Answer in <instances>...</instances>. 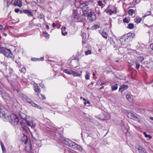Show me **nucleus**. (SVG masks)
Segmentation results:
<instances>
[{"label": "nucleus", "mask_w": 153, "mask_h": 153, "mask_svg": "<svg viewBox=\"0 0 153 153\" xmlns=\"http://www.w3.org/2000/svg\"><path fill=\"white\" fill-rule=\"evenodd\" d=\"M63 141L68 146L75 149H77L80 151H81L82 150V148L81 146L78 145L74 142H72L68 139H64Z\"/></svg>", "instance_id": "2"}, {"label": "nucleus", "mask_w": 153, "mask_h": 153, "mask_svg": "<svg viewBox=\"0 0 153 153\" xmlns=\"http://www.w3.org/2000/svg\"><path fill=\"white\" fill-rule=\"evenodd\" d=\"M82 43H85V41L84 40V39L83 40Z\"/></svg>", "instance_id": "64"}, {"label": "nucleus", "mask_w": 153, "mask_h": 153, "mask_svg": "<svg viewBox=\"0 0 153 153\" xmlns=\"http://www.w3.org/2000/svg\"><path fill=\"white\" fill-rule=\"evenodd\" d=\"M63 72L68 74H72L73 71L69 69H64Z\"/></svg>", "instance_id": "24"}, {"label": "nucleus", "mask_w": 153, "mask_h": 153, "mask_svg": "<svg viewBox=\"0 0 153 153\" xmlns=\"http://www.w3.org/2000/svg\"><path fill=\"white\" fill-rule=\"evenodd\" d=\"M20 11V10L19 8L15 9V12L16 13H18Z\"/></svg>", "instance_id": "50"}, {"label": "nucleus", "mask_w": 153, "mask_h": 153, "mask_svg": "<svg viewBox=\"0 0 153 153\" xmlns=\"http://www.w3.org/2000/svg\"><path fill=\"white\" fill-rule=\"evenodd\" d=\"M0 143L2 151V153H5L6 152L5 148L1 142H0Z\"/></svg>", "instance_id": "30"}, {"label": "nucleus", "mask_w": 153, "mask_h": 153, "mask_svg": "<svg viewBox=\"0 0 153 153\" xmlns=\"http://www.w3.org/2000/svg\"><path fill=\"white\" fill-rule=\"evenodd\" d=\"M150 47L153 50V43L150 46Z\"/></svg>", "instance_id": "57"}, {"label": "nucleus", "mask_w": 153, "mask_h": 153, "mask_svg": "<svg viewBox=\"0 0 153 153\" xmlns=\"http://www.w3.org/2000/svg\"><path fill=\"white\" fill-rule=\"evenodd\" d=\"M128 117L131 119H132L135 120H138L139 119L138 117L135 116L133 114L131 113H128L127 114Z\"/></svg>", "instance_id": "10"}, {"label": "nucleus", "mask_w": 153, "mask_h": 153, "mask_svg": "<svg viewBox=\"0 0 153 153\" xmlns=\"http://www.w3.org/2000/svg\"><path fill=\"white\" fill-rule=\"evenodd\" d=\"M46 28L48 29H49V26L48 25H46Z\"/></svg>", "instance_id": "58"}, {"label": "nucleus", "mask_w": 153, "mask_h": 153, "mask_svg": "<svg viewBox=\"0 0 153 153\" xmlns=\"http://www.w3.org/2000/svg\"><path fill=\"white\" fill-rule=\"evenodd\" d=\"M39 96V97L40 98H42V99L43 100H45L46 98L45 96L44 95H43L42 94H39V96Z\"/></svg>", "instance_id": "38"}, {"label": "nucleus", "mask_w": 153, "mask_h": 153, "mask_svg": "<svg viewBox=\"0 0 153 153\" xmlns=\"http://www.w3.org/2000/svg\"><path fill=\"white\" fill-rule=\"evenodd\" d=\"M16 62L17 64V66L18 67H20L21 66L20 62H17V61H16Z\"/></svg>", "instance_id": "51"}, {"label": "nucleus", "mask_w": 153, "mask_h": 153, "mask_svg": "<svg viewBox=\"0 0 153 153\" xmlns=\"http://www.w3.org/2000/svg\"><path fill=\"white\" fill-rule=\"evenodd\" d=\"M19 114L21 118L25 121H27V117L26 115L22 112H19Z\"/></svg>", "instance_id": "15"}, {"label": "nucleus", "mask_w": 153, "mask_h": 153, "mask_svg": "<svg viewBox=\"0 0 153 153\" xmlns=\"http://www.w3.org/2000/svg\"><path fill=\"white\" fill-rule=\"evenodd\" d=\"M26 122L27 125L31 127V128L33 129L35 128V125L32 122H29L27 121H27H26Z\"/></svg>", "instance_id": "20"}, {"label": "nucleus", "mask_w": 153, "mask_h": 153, "mask_svg": "<svg viewBox=\"0 0 153 153\" xmlns=\"http://www.w3.org/2000/svg\"><path fill=\"white\" fill-rule=\"evenodd\" d=\"M104 88V86H102V87H100V90H101V89H103V88Z\"/></svg>", "instance_id": "61"}, {"label": "nucleus", "mask_w": 153, "mask_h": 153, "mask_svg": "<svg viewBox=\"0 0 153 153\" xmlns=\"http://www.w3.org/2000/svg\"><path fill=\"white\" fill-rule=\"evenodd\" d=\"M135 22L137 23H140L142 20V19L141 18L139 17H137L134 19V20Z\"/></svg>", "instance_id": "22"}, {"label": "nucleus", "mask_w": 153, "mask_h": 153, "mask_svg": "<svg viewBox=\"0 0 153 153\" xmlns=\"http://www.w3.org/2000/svg\"><path fill=\"white\" fill-rule=\"evenodd\" d=\"M21 124L22 126L20 128L24 132H27L28 128L27 126H25V124L22 123H21Z\"/></svg>", "instance_id": "18"}, {"label": "nucleus", "mask_w": 153, "mask_h": 153, "mask_svg": "<svg viewBox=\"0 0 153 153\" xmlns=\"http://www.w3.org/2000/svg\"><path fill=\"white\" fill-rule=\"evenodd\" d=\"M23 136L21 138V140L22 142L25 144H26L28 140L27 137L24 134H23Z\"/></svg>", "instance_id": "17"}, {"label": "nucleus", "mask_w": 153, "mask_h": 153, "mask_svg": "<svg viewBox=\"0 0 153 153\" xmlns=\"http://www.w3.org/2000/svg\"><path fill=\"white\" fill-rule=\"evenodd\" d=\"M60 136V134L59 133H57V134L56 135V136Z\"/></svg>", "instance_id": "62"}, {"label": "nucleus", "mask_w": 153, "mask_h": 153, "mask_svg": "<svg viewBox=\"0 0 153 153\" xmlns=\"http://www.w3.org/2000/svg\"><path fill=\"white\" fill-rule=\"evenodd\" d=\"M72 75H73L74 76H77L79 77L81 76V74L78 72H75L73 71V72H72Z\"/></svg>", "instance_id": "27"}, {"label": "nucleus", "mask_w": 153, "mask_h": 153, "mask_svg": "<svg viewBox=\"0 0 153 153\" xmlns=\"http://www.w3.org/2000/svg\"><path fill=\"white\" fill-rule=\"evenodd\" d=\"M135 64H136V68L138 70L140 67V64L137 61H136L135 62Z\"/></svg>", "instance_id": "37"}, {"label": "nucleus", "mask_w": 153, "mask_h": 153, "mask_svg": "<svg viewBox=\"0 0 153 153\" xmlns=\"http://www.w3.org/2000/svg\"><path fill=\"white\" fill-rule=\"evenodd\" d=\"M100 33L103 37L105 39H107L108 37V35L106 33V32L103 31H102Z\"/></svg>", "instance_id": "23"}, {"label": "nucleus", "mask_w": 153, "mask_h": 153, "mask_svg": "<svg viewBox=\"0 0 153 153\" xmlns=\"http://www.w3.org/2000/svg\"><path fill=\"white\" fill-rule=\"evenodd\" d=\"M101 80H98L97 82V85H100V84H101Z\"/></svg>", "instance_id": "46"}, {"label": "nucleus", "mask_w": 153, "mask_h": 153, "mask_svg": "<svg viewBox=\"0 0 153 153\" xmlns=\"http://www.w3.org/2000/svg\"><path fill=\"white\" fill-rule=\"evenodd\" d=\"M128 35V37L130 39V40H131V38H132L133 37V34L131 33H129L127 34Z\"/></svg>", "instance_id": "41"}, {"label": "nucleus", "mask_w": 153, "mask_h": 153, "mask_svg": "<svg viewBox=\"0 0 153 153\" xmlns=\"http://www.w3.org/2000/svg\"><path fill=\"white\" fill-rule=\"evenodd\" d=\"M85 78L86 79L88 80L89 79L90 74L88 72H86L85 76Z\"/></svg>", "instance_id": "33"}, {"label": "nucleus", "mask_w": 153, "mask_h": 153, "mask_svg": "<svg viewBox=\"0 0 153 153\" xmlns=\"http://www.w3.org/2000/svg\"><path fill=\"white\" fill-rule=\"evenodd\" d=\"M143 134L146 137L148 138L149 139H151L152 138V137L151 136L147 134L145 132H143Z\"/></svg>", "instance_id": "34"}, {"label": "nucleus", "mask_w": 153, "mask_h": 153, "mask_svg": "<svg viewBox=\"0 0 153 153\" xmlns=\"http://www.w3.org/2000/svg\"><path fill=\"white\" fill-rule=\"evenodd\" d=\"M99 28V26L97 25H93L91 27L92 29L93 30H96Z\"/></svg>", "instance_id": "35"}, {"label": "nucleus", "mask_w": 153, "mask_h": 153, "mask_svg": "<svg viewBox=\"0 0 153 153\" xmlns=\"http://www.w3.org/2000/svg\"><path fill=\"white\" fill-rule=\"evenodd\" d=\"M112 42H111V44L112 45H114V48H115V49H117L119 48V46L118 45H117L115 44V42L113 41V39L112 40Z\"/></svg>", "instance_id": "28"}, {"label": "nucleus", "mask_w": 153, "mask_h": 153, "mask_svg": "<svg viewBox=\"0 0 153 153\" xmlns=\"http://www.w3.org/2000/svg\"><path fill=\"white\" fill-rule=\"evenodd\" d=\"M23 12H24L25 13L27 14L29 17H32L33 16V13L29 10H24L23 11L22 10L20 11V13H22Z\"/></svg>", "instance_id": "11"}, {"label": "nucleus", "mask_w": 153, "mask_h": 153, "mask_svg": "<svg viewBox=\"0 0 153 153\" xmlns=\"http://www.w3.org/2000/svg\"><path fill=\"white\" fill-rule=\"evenodd\" d=\"M2 48L1 47H0V53H1V49H2Z\"/></svg>", "instance_id": "63"}, {"label": "nucleus", "mask_w": 153, "mask_h": 153, "mask_svg": "<svg viewBox=\"0 0 153 153\" xmlns=\"http://www.w3.org/2000/svg\"><path fill=\"white\" fill-rule=\"evenodd\" d=\"M88 4V3L87 2L85 3H81L79 5V7L82 9L83 15L85 16H87V13L89 10Z\"/></svg>", "instance_id": "5"}, {"label": "nucleus", "mask_w": 153, "mask_h": 153, "mask_svg": "<svg viewBox=\"0 0 153 153\" xmlns=\"http://www.w3.org/2000/svg\"><path fill=\"white\" fill-rule=\"evenodd\" d=\"M151 14V11H149L146 12L145 13L144 16H148L149 15Z\"/></svg>", "instance_id": "45"}, {"label": "nucleus", "mask_w": 153, "mask_h": 153, "mask_svg": "<svg viewBox=\"0 0 153 153\" xmlns=\"http://www.w3.org/2000/svg\"><path fill=\"white\" fill-rule=\"evenodd\" d=\"M39 59H37V58H33L31 59V60L33 61H37V60H38Z\"/></svg>", "instance_id": "49"}, {"label": "nucleus", "mask_w": 153, "mask_h": 153, "mask_svg": "<svg viewBox=\"0 0 153 153\" xmlns=\"http://www.w3.org/2000/svg\"><path fill=\"white\" fill-rule=\"evenodd\" d=\"M128 88V86L127 85H123L120 86L119 90V91L122 92L123 91L127 89Z\"/></svg>", "instance_id": "16"}, {"label": "nucleus", "mask_w": 153, "mask_h": 153, "mask_svg": "<svg viewBox=\"0 0 153 153\" xmlns=\"http://www.w3.org/2000/svg\"><path fill=\"white\" fill-rule=\"evenodd\" d=\"M1 95L3 98L6 101H10L11 98L10 96V95L7 93H4L3 92H1Z\"/></svg>", "instance_id": "9"}, {"label": "nucleus", "mask_w": 153, "mask_h": 153, "mask_svg": "<svg viewBox=\"0 0 153 153\" xmlns=\"http://www.w3.org/2000/svg\"><path fill=\"white\" fill-rule=\"evenodd\" d=\"M19 96L24 101L27 102V103L30 104L32 106L37 108L41 109V107L40 106L37 105L24 94H20L19 95Z\"/></svg>", "instance_id": "3"}, {"label": "nucleus", "mask_w": 153, "mask_h": 153, "mask_svg": "<svg viewBox=\"0 0 153 153\" xmlns=\"http://www.w3.org/2000/svg\"><path fill=\"white\" fill-rule=\"evenodd\" d=\"M105 11L106 13H109V15H111L113 14H116L117 13V11L116 8L114 10H111L107 8Z\"/></svg>", "instance_id": "13"}, {"label": "nucleus", "mask_w": 153, "mask_h": 153, "mask_svg": "<svg viewBox=\"0 0 153 153\" xmlns=\"http://www.w3.org/2000/svg\"><path fill=\"white\" fill-rule=\"evenodd\" d=\"M98 5L102 7H103V4L102 3V2L100 0H99L98 1Z\"/></svg>", "instance_id": "40"}, {"label": "nucleus", "mask_w": 153, "mask_h": 153, "mask_svg": "<svg viewBox=\"0 0 153 153\" xmlns=\"http://www.w3.org/2000/svg\"><path fill=\"white\" fill-rule=\"evenodd\" d=\"M122 123L121 124V126L122 128L125 127L124 126V124L122 120H121Z\"/></svg>", "instance_id": "48"}, {"label": "nucleus", "mask_w": 153, "mask_h": 153, "mask_svg": "<svg viewBox=\"0 0 153 153\" xmlns=\"http://www.w3.org/2000/svg\"><path fill=\"white\" fill-rule=\"evenodd\" d=\"M128 35L127 34H125L121 38L120 41L122 45H126L131 40Z\"/></svg>", "instance_id": "6"}, {"label": "nucleus", "mask_w": 153, "mask_h": 153, "mask_svg": "<svg viewBox=\"0 0 153 153\" xmlns=\"http://www.w3.org/2000/svg\"><path fill=\"white\" fill-rule=\"evenodd\" d=\"M150 119L151 120L153 121V117H150Z\"/></svg>", "instance_id": "60"}, {"label": "nucleus", "mask_w": 153, "mask_h": 153, "mask_svg": "<svg viewBox=\"0 0 153 153\" xmlns=\"http://www.w3.org/2000/svg\"><path fill=\"white\" fill-rule=\"evenodd\" d=\"M91 51L89 50H88L87 51L85 52V54L86 55H88V54H91Z\"/></svg>", "instance_id": "44"}, {"label": "nucleus", "mask_w": 153, "mask_h": 153, "mask_svg": "<svg viewBox=\"0 0 153 153\" xmlns=\"http://www.w3.org/2000/svg\"><path fill=\"white\" fill-rule=\"evenodd\" d=\"M0 117L4 121L9 122L14 126L17 125L19 123V120L16 115L12 114L10 116H6L5 111L1 109H0Z\"/></svg>", "instance_id": "1"}, {"label": "nucleus", "mask_w": 153, "mask_h": 153, "mask_svg": "<svg viewBox=\"0 0 153 153\" xmlns=\"http://www.w3.org/2000/svg\"><path fill=\"white\" fill-rule=\"evenodd\" d=\"M107 85V82H104L103 83H101L100 85Z\"/></svg>", "instance_id": "52"}, {"label": "nucleus", "mask_w": 153, "mask_h": 153, "mask_svg": "<svg viewBox=\"0 0 153 153\" xmlns=\"http://www.w3.org/2000/svg\"><path fill=\"white\" fill-rule=\"evenodd\" d=\"M78 12L76 10H73V16L75 20V22H82L83 20L79 17L77 16Z\"/></svg>", "instance_id": "8"}, {"label": "nucleus", "mask_w": 153, "mask_h": 153, "mask_svg": "<svg viewBox=\"0 0 153 153\" xmlns=\"http://www.w3.org/2000/svg\"><path fill=\"white\" fill-rule=\"evenodd\" d=\"M13 1V0H12V1H11V2H9L8 1H7V4H8H8L10 5L11 4H12V1ZM8 6H9V5H8Z\"/></svg>", "instance_id": "55"}, {"label": "nucleus", "mask_w": 153, "mask_h": 153, "mask_svg": "<svg viewBox=\"0 0 153 153\" xmlns=\"http://www.w3.org/2000/svg\"><path fill=\"white\" fill-rule=\"evenodd\" d=\"M26 150L28 152H30L32 149V146L31 144H30L28 146H26L25 148Z\"/></svg>", "instance_id": "21"}, {"label": "nucleus", "mask_w": 153, "mask_h": 153, "mask_svg": "<svg viewBox=\"0 0 153 153\" xmlns=\"http://www.w3.org/2000/svg\"><path fill=\"white\" fill-rule=\"evenodd\" d=\"M87 16H88V19L91 22H93L95 21L97 18L96 16L95 13L93 12H91L88 14Z\"/></svg>", "instance_id": "7"}, {"label": "nucleus", "mask_w": 153, "mask_h": 153, "mask_svg": "<svg viewBox=\"0 0 153 153\" xmlns=\"http://www.w3.org/2000/svg\"><path fill=\"white\" fill-rule=\"evenodd\" d=\"M117 84H115V85L111 86V90L112 91H114L117 90Z\"/></svg>", "instance_id": "25"}, {"label": "nucleus", "mask_w": 153, "mask_h": 153, "mask_svg": "<svg viewBox=\"0 0 153 153\" xmlns=\"http://www.w3.org/2000/svg\"><path fill=\"white\" fill-rule=\"evenodd\" d=\"M33 89L36 94H37V96H39V94L41 92V90L39 88L37 84H35L34 85Z\"/></svg>", "instance_id": "12"}, {"label": "nucleus", "mask_w": 153, "mask_h": 153, "mask_svg": "<svg viewBox=\"0 0 153 153\" xmlns=\"http://www.w3.org/2000/svg\"><path fill=\"white\" fill-rule=\"evenodd\" d=\"M140 0H135V2L137 4H138L140 3Z\"/></svg>", "instance_id": "53"}, {"label": "nucleus", "mask_w": 153, "mask_h": 153, "mask_svg": "<svg viewBox=\"0 0 153 153\" xmlns=\"http://www.w3.org/2000/svg\"><path fill=\"white\" fill-rule=\"evenodd\" d=\"M1 50V53H2L5 56L11 59L14 58V56L10 49H8L6 48L3 47Z\"/></svg>", "instance_id": "4"}, {"label": "nucleus", "mask_w": 153, "mask_h": 153, "mask_svg": "<svg viewBox=\"0 0 153 153\" xmlns=\"http://www.w3.org/2000/svg\"><path fill=\"white\" fill-rule=\"evenodd\" d=\"M56 26V24L55 23L53 22L52 24V26L53 27H55Z\"/></svg>", "instance_id": "54"}, {"label": "nucleus", "mask_w": 153, "mask_h": 153, "mask_svg": "<svg viewBox=\"0 0 153 153\" xmlns=\"http://www.w3.org/2000/svg\"><path fill=\"white\" fill-rule=\"evenodd\" d=\"M138 149L140 153H148L146 150L141 146H139Z\"/></svg>", "instance_id": "19"}, {"label": "nucleus", "mask_w": 153, "mask_h": 153, "mask_svg": "<svg viewBox=\"0 0 153 153\" xmlns=\"http://www.w3.org/2000/svg\"><path fill=\"white\" fill-rule=\"evenodd\" d=\"M130 21V19L127 17H125L123 20V21L124 23H128Z\"/></svg>", "instance_id": "29"}, {"label": "nucleus", "mask_w": 153, "mask_h": 153, "mask_svg": "<svg viewBox=\"0 0 153 153\" xmlns=\"http://www.w3.org/2000/svg\"><path fill=\"white\" fill-rule=\"evenodd\" d=\"M44 17V16L42 13H40L39 15L37 17L40 19H42Z\"/></svg>", "instance_id": "43"}, {"label": "nucleus", "mask_w": 153, "mask_h": 153, "mask_svg": "<svg viewBox=\"0 0 153 153\" xmlns=\"http://www.w3.org/2000/svg\"><path fill=\"white\" fill-rule=\"evenodd\" d=\"M134 25L132 23H130L128 25V28L129 29H133L134 28Z\"/></svg>", "instance_id": "31"}, {"label": "nucleus", "mask_w": 153, "mask_h": 153, "mask_svg": "<svg viewBox=\"0 0 153 153\" xmlns=\"http://www.w3.org/2000/svg\"><path fill=\"white\" fill-rule=\"evenodd\" d=\"M3 26L1 25H0V30H2L3 29Z\"/></svg>", "instance_id": "59"}, {"label": "nucleus", "mask_w": 153, "mask_h": 153, "mask_svg": "<svg viewBox=\"0 0 153 153\" xmlns=\"http://www.w3.org/2000/svg\"><path fill=\"white\" fill-rule=\"evenodd\" d=\"M134 10L132 9H130L128 11V13L130 15H132L134 13Z\"/></svg>", "instance_id": "36"}, {"label": "nucleus", "mask_w": 153, "mask_h": 153, "mask_svg": "<svg viewBox=\"0 0 153 153\" xmlns=\"http://www.w3.org/2000/svg\"><path fill=\"white\" fill-rule=\"evenodd\" d=\"M13 5L16 6L21 7L22 6V0H15Z\"/></svg>", "instance_id": "14"}, {"label": "nucleus", "mask_w": 153, "mask_h": 153, "mask_svg": "<svg viewBox=\"0 0 153 153\" xmlns=\"http://www.w3.org/2000/svg\"><path fill=\"white\" fill-rule=\"evenodd\" d=\"M139 58L140 59V61L141 62H142V61H143V60L144 59V58L142 56L139 57Z\"/></svg>", "instance_id": "47"}, {"label": "nucleus", "mask_w": 153, "mask_h": 153, "mask_svg": "<svg viewBox=\"0 0 153 153\" xmlns=\"http://www.w3.org/2000/svg\"><path fill=\"white\" fill-rule=\"evenodd\" d=\"M76 62L78 63V61L76 59L73 60L71 62V63H72V64L73 65V66L74 68H76L77 66L74 65V63Z\"/></svg>", "instance_id": "32"}, {"label": "nucleus", "mask_w": 153, "mask_h": 153, "mask_svg": "<svg viewBox=\"0 0 153 153\" xmlns=\"http://www.w3.org/2000/svg\"><path fill=\"white\" fill-rule=\"evenodd\" d=\"M87 103L88 104H90V102L89 101H87V102H85L84 103L85 105Z\"/></svg>", "instance_id": "56"}, {"label": "nucleus", "mask_w": 153, "mask_h": 153, "mask_svg": "<svg viewBox=\"0 0 153 153\" xmlns=\"http://www.w3.org/2000/svg\"><path fill=\"white\" fill-rule=\"evenodd\" d=\"M66 27H64L63 28H62V33L63 35L65 36L67 34V32L65 31V29Z\"/></svg>", "instance_id": "26"}, {"label": "nucleus", "mask_w": 153, "mask_h": 153, "mask_svg": "<svg viewBox=\"0 0 153 153\" xmlns=\"http://www.w3.org/2000/svg\"><path fill=\"white\" fill-rule=\"evenodd\" d=\"M122 129H123V132L125 133H126L128 132V129L125 127L122 128Z\"/></svg>", "instance_id": "39"}, {"label": "nucleus", "mask_w": 153, "mask_h": 153, "mask_svg": "<svg viewBox=\"0 0 153 153\" xmlns=\"http://www.w3.org/2000/svg\"><path fill=\"white\" fill-rule=\"evenodd\" d=\"M126 98L129 100H130L131 99V96L130 94H127L126 96Z\"/></svg>", "instance_id": "42"}]
</instances>
